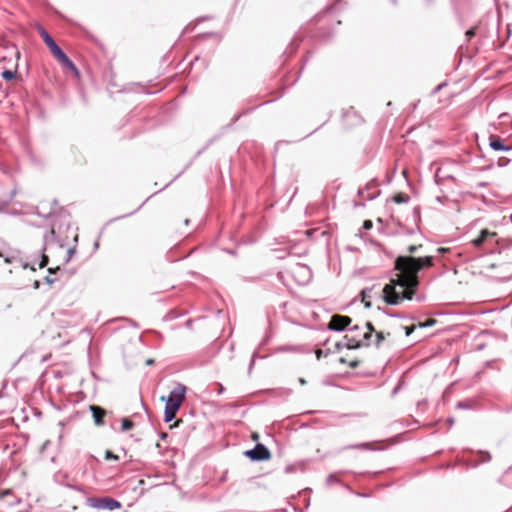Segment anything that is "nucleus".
Returning <instances> with one entry per match:
<instances>
[{
  "label": "nucleus",
  "instance_id": "1",
  "mask_svg": "<svg viewBox=\"0 0 512 512\" xmlns=\"http://www.w3.org/2000/svg\"><path fill=\"white\" fill-rule=\"evenodd\" d=\"M431 265L432 258L430 256L397 257L394 266L397 273L382 290L384 301L389 305H398L403 300H412L419 286V271Z\"/></svg>",
  "mask_w": 512,
  "mask_h": 512
},
{
  "label": "nucleus",
  "instance_id": "20",
  "mask_svg": "<svg viewBox=\"0 0 512 512\" xmlns=\"http://www.w3.org/2000/svg\"><path fill=\"white\" fill-rule=\"evenodd\" d=\"M348 448H356V449H374L373 444L371 443H363L358 445H351Z\"/></svg>",
  "mask_w": 512,
  "mask_h": 512
},
{
  "label": "nucleus",
  "instance_id": "23",
  "mask_svg": "<svg viewBox=\"0 0 512 512\" xmlns=\"http://www.w3.org/2000/svg\"><path fill=\"white\" fill-rule=\"evenodd\" d=\"M480 457H481L480 462H482V463L488 462L491 459V455L488 452H480Z\"/></svg>",
  "mask_w": 512,
  "mask_h": 512
},
{
  "label": "nucleus",
  "instance_id": "12",
  "mask_svg": "<svg viewBox=\"0 0 512 512\" xmlns=\"http://www.w3.org/2000/svg\"><path fill=\"white\" fill-rule=\"evenodd\" d=\"M15 500V496L9 490L0 493V501H2L3 504L11 505Z\"/></svg>",
  "mask_w": 512,
  "mask_h": 512
},
{
  "label": "nucleus",
  "instance_id": "19",
  "mask_svg": "<svg viewBox=\"0 0 512 512\" xmlns=\"http://www.w3.org/2000/svg\"><path fill=\"white\" fill-rule=\"evenodd\" d=\"M133 426H134V423L130 419L124 418L122 420V430L123 431L130 430Z\"/></svg>",
  "mask_w": 512,
  "mask_h": 512
},
{
  "label": "nucleus",
  "instance_id": "14",
  "mask_svg": "<svg viewBox=\"0 0 512 512\" xmlns=\"http://www.w3.org/2000/svg\"><path fill=\"white\" fill-rule=\"evenodd\" d=\"M38 32H39V35L41 36V38L43 39L44 43L47 45V47H49L55 43L53 38L49 35V33L43 27H39Z\"/></svg>",
  "mask_w": 512,
  "mask_h": 512
},
{
  "label": "nucleus",
  "instance_id": "15",
  "mask_svg": "<svg viewBox=\"0 0 512 512\" xmlns=\"http://www.w3.org/2000/svg\"><path fill=\"white\" fill-rule=\"evenodd\" d=\"M490 147L496 151L508 149V147H506L500 139L491 140Z\"/></svg>",
  "mask_w": 512,
  "mask_h": 512
},
{
  "label": "nucleus",
  "instance_id": "2",
  "mask_svg": "<svg viewBox=\"0 0 512 512\" xmlns=\"http://www.w3.org/2000/svg\"><path fill=\"white\" fill-rule=\"evenodd\" d=\"M375 332L373 325L366 322L363 326L355 325L345 335L348 348L368 347L371 344L372 334Z\"/></svg>",
  "mask_w": 512,
  "mask_h": 512
},
{
  "label": "nucleus",
  "instance_id": "21",
  "mask_svg": "<svg viewBox=\"0 0 512 512\" xmlns=\"http://www.w3.org/2000/svg\"><path fill=\"white\" fill-rule=\"evenodd\" d=\"M375 333V336H376V341H375V344L376 346H379L382 341L385 339V335L383 332H374Z\"/></svg>",
  "mask_w": 512,
  "mask_h": 512
},
{
  "label": "nucleus",
  "instance_id": "27",
  "mask_svg": "<svg viewBox=\"0 0 512 512\" xmlns=\"http://www.w3.org/2000/svg\"><path fill=\"white\" fill-rule=\"evenodd\" d=\"M363 227L365 229H370L372 227V222L370 220L364 221Z\"/></svg>",
  "mask_w": 512,
  "mask_h": 512
},
{
  "label": "nucleus",
  "instance_id": "8",
  "mask_svg": "<svg viewBox=\"0 0 512 512\" xmlns=\"http://www.w3.org/2000/svg\"><path fill=\"white\" fill-rule=\"evenodd\" d=\"M90 411L92 412L93 419L96 425H103L104 417L106 416V411L97 405H91Z\"/></svg>",
  "mask_w": 512,
  "mask_h": 512
},
{
  "label": "nucleus",
  "instance_id": "13",
  "mask_svg": "<svg viewBox=\"0 0 512 512\" xmlns=\"http://www.w3.org/2000/svg\"><path fill=\"white\" fill-rule=\"evenodd\" d=\"M51 54L55 57L57 61H59L61 58H63L66 54L62 51V49L56 44H52L48 47Z\"/></svg>",
  "mask_w": 512,
  "mask_h": 512
},
{
  "label": "nucleus",
  "instance_id": "31",
  "mask_svg": "<svg viewBox=\"0 0 512 512\" xmlns=\"http://www.w3.org/2000/svg\"><path fill=\"white\" fill-rule=\"evenodd\" d=\"M323 351L321 349L316 350V357L317 359H320L322 356Z\"/></svg>",
  "mask_w": 512,
  "mask_h": 512
},
{
  "label": "nucleus",
  "instance_id": "10",
  "mask_svg": "<svg viewBox=\"0 0 512 512\" xmlns=\"http://www.w3.org/2000/svg\"><path fill=\"white\" fill-rule=\"evenodd\" d=\"M65 69L72 71L74 74H78V70L74 63L65 55L58 61Z\"/></svg>",
  "mask_w": 512,
  "mask_h": 512
},
{
  "label": "nucleus",
  "instance_id": "9",
  "mask_svg": "<svg viewBox=\"0 0 512 512\" xmlns=\"http://www.w3.org/2000/svg\"><path fill=\"white\" fill-rule=\"evenodd\" d=\"M435 322H436V321H435L434 319H429L428 321H426V322H420V323H418L417 325L413 324V325H411V326H407V327H405V333H406V335H407V336H409V335H411V334H412V332H414V330H415L417 327L422 328V327L432 326V325H434V324H435Z\"/></svg>",
  "mask_w": 512,
  "mask_h": 512
},
{
  "label": "nucleus",
  "instance_id": "29",
  "mask_svg": "<svg viewBox=\"0 0 512 512\" xmlns=\"http://www.w3.org/2000/svg\"><path fill=\"white\" fill-rule=\"evenodd\" d=\"M251 438L253 441H258L259 440V434L257 432H253L252 435H251Z\"/></svg>",
  "mask_w": 512,
  "mask_h": 512
},
{
  "label": "nucleus",
  "instance_id": "17",
  "mask_svg": "<svg viewBox=\"0 0 512 512\" xmlns=\"http://www.w3.org/2000/svg\"><path fill=\"white\" fill-rule=\"evenodd\" d=\"M446 179L445 171L441 168H438L435 173V181L438 185L442 184Z\"/></svg>",
  "mask_w": 512,
  "mask_h": 512
},
{
  "label": "nucleus",
  "instance_id": "22",
  "mask_svg": "<svg viewBox=\"0 0 512 512\" xmlns=\"http://www.w3.org/2000/svg\"><path fill=\"white\" fill-rule=\"evenodd\" d=\"M340 362L347 363L349 365V367H351V368H356L359 365V361L358 360H352V361L348 362L344 358H341Z\"/></svg>",
  "mask_w": 512,
  "mask_h": 512
},
{
  "label": "nucleus",
  "instance_id": "25",
  "mask_svg": "<svg viewBox=\"0 0 512 512\" xmlns=\"http://www.w3.org/2000/svg\"><path fill=\"white\" fill-rule=\"evenodd\" d=\"M421 247H422V245H410V246L408 247V252H409L410 254H414V253H416V251H417L419 248H421Z\"/></svg>",
  "mask_w": 512,
  "mask_h": 512
},
{
  "label": "nucleus",
  "instance_id": "11",
  "mask_svg": "<svg viewBox=\"0 0 512 512\" xmlns=\"http://www.w3.org/2000/svg\"><path fill=\"white\" fill-rule=\"evenodd\" d=\"M101 507L114 510L120 507V503L112 498H104L101 500Z\"/></svg>",
  "mask_w": 512,
  "mask_h": 512
},
{
  "label": "nucleus",
  "instance_id": "24",
  "mask_svg": "<svg viewBox=\"0 0 512 512\" xmlns=\"http://www.w3.org/2000/svg\"><path fill=\"white\" fill-rule=\"evenodd\" d=\"M105 459L106 460H118V456L113 454L110 450H107L105 453Z\"/></svg>",
  "mask_w": 512,
  "mask_h": 512
},
{
  "label": "nucleus",
  "instance_id": "32",
  "mask_svg": "<svg viewBox=\"0 0 512 512\" xmlns=\"http://www.w3.org/2000/svg\"><path fill=\"white\" fill-rule=\"evenodd\" d=\"M146 364L147 365H153L154 364V360L153 359H148V360H146Z\"/></svg>",
  "mask_w": 512,
  "mask_h": 512
},
{
  "label": "nucleus",
  "instance_id": "5",
  "mask_svg": "<svg viewBox=\"0 0 512 512\" xmlns=\"http://www.w3.org/2000/svg\"><path fill=\"white\" fill-rule=\"evenodd\" d=\"M350 323H351L350 317L336 314V315L332 316V318L328 324V327L331 330L342 331L347 326H349Z\"/></svg>",
  "mask_w": 512,
  "mask_h": 512
},
{
  "label": "nucleus",
  "instance_id": "4",
  "mask_svg": "<svg viewBox=\"0 0 512 512\" xmlns=\"http://www.w3.org/2000/svg\"><path fill=\"white\" fill-rule=\"evenodd\" d=\"M245 455L254 461L269 460L271 458L270 451L262 444H257L254 449L245 452Z\"/></svg>",
  "mask_w": 512,
  "mask_h": 512
},
{
  "label": "nucleus",
  "instance_id": "16",
  "mask_svg": "<svg viewBox=\"0 0 512 512\" xmlns=\"http://www.w3.org/2000/svg\"><path fill=\"white\" fill-rule=\"evenodd\" d=\"M370 292L371 290H363L361 295H362V302L364 303L365 307L369 308L371 307V295H370Z\"/></svg>",
  "mask_w": 512,
  "mask_h": 512
},
{
  "label": "nucleus",
  "instance_id": "35",
  "mask_svg": "<svg viewBox=\"0 0 512 512\" xmlns=\"http://www.w3.org/2000/svg\"><path fill=\"white\" fill-rule=\"evenodd\" d=\"M449 423H450V427H451V426H452V424H453V420H452L451 418H450V420H449Z\"/></svg>",
  "mask_w": 512,
  "mask_h": 512
},
{
  "label": "nucleus",
  "instance_id": "3",
  "mask_svg": "<svg viewBox=\"0 0 512 512\" xmlns=\"http://www.w3.org/2000/svg\"><path fill=\"white\" fill-rule=\"evenodd\" d=\"M186 395V387L182 384H178L170 393L168 398L165 396L161 397L162 401H166L165 411H164V420L165 422L172 421L177 411L180 409L182 403L185 400Z\"/></svg>",
  "mask_w": 512,
  "mask_h": 512
},
{
  "label": "nucleus",
  "instance_id": "34",
  "mask_svg": "<svg viewBox=\"0 0 512 512\" xmlns=\"http://www.w3.org/2000/svg\"><path fill=\"white\" fill-rule=\"evenodd\" d=\"M6 263H10V259L9 258H5L4 260Z\"/></svg>",
  "mask_w": 512,
  "mask_h": 512
},
{
  "label": "nucleus",
  "instance_id": "36",
  "mask_svg": "<svg viewBox=\"0 0 512 512\" xmlns=\"http://www.w3.org/2000/svg\"><path fill=\"white\" fill-rule=\"evenodd\" d=\"M7 59V56H3L2 60L5 61Z\"/></svg>",
  "mask_w": 512,
  "mask_h": 512
},
{
  "label": "nucleus",
  "instance_id": "33",
  "mask_svg": "<svg viewBox=\"0 0 512 512\" xmlns=\"http://www.w3.org/2000/svg\"><path fill=\"white\" fill-rule=\"evenodd\" d=\"M439 251L445 252V251H447V248H440Z\"/></svg>",
  "mask_w": 512,
  "mask_h": 512
},
{
  "label": "nucleus",
  "instance_id": "28",
  "mask_svg": "<svg viewBox=\"0 0 512 512\" xmlns=\"http://www.w3.org/2000/svg\"><path fill=\"white\" fill-rule=\"evenodd\" d=\"M457 407L458 408H468L470 407L468 403H465V402H458L457 404Z\"/></svg>",
  "mask_w": 512,
  "mask_h": 512
},
{
  "label": "nucleus",
  "instance_id": "30",
  "mask_svg": "<svg viewBox=\"0 0 512 512\" xmlns=\"http://www.w3.org/2000/svg\"><path fill=\"white\" fill-rule=\"evenodd\" d=\"M47 262H48V258L46 256H44L43 260H42V262L40 264V267H44L47 264Z\"/></svg>",
  "mask_w": 512,
  "mask_h": 512
},
{
  "label": "nucleus",
  "instance_id": "26",
  "mask_svg": "<svg viewBox=\"0 0 512 512\" xmlns=\"http://www.w3.org/2000/svg\"><path fill=\"white\" fill-rule=\"evenodd\" d=\"M475 35V29L472 28V29H469L466 31V37L469 39H471L473 36Z\"/></svg>",
  "mask_w": 512,
  "mask_h": 512
},
{
  "label": "nucleus",
  "instance_id": "18",
  "mask_svg": "<svg viewBox=\"0 0 512 512\" xmlns=\"http://www.w3.org/2000/svg\"><path fill=\"white\" fill-rule=\"evenodd\" d=\"M409 197L404 193H397L393 196V201L397 204L406 203Z\"/></svg>",
  "mask_w": 512,
  "mask_h": 512
},
{
  "label": "nucleus",
  "instance_id": "6",
  "mask_svg": "<svg viewBox=\"0 0 512 512\" xmlns=\"http://www.w3.org/2000/svg\"><path fill=\"white\" fill-rule=\"evenodd\" d=\"M496 236H497V234L495 232H491L487 229H484L481 231L480 235L476 239L473 240V243L475 246L480 247L489 240L496 241L495 240Z\"/></svg>",
  "mask_w": 512,
  "mask_h": 512
},
{
  "label": "nucleus",
  "instance_id": "7",
  "mask_svg": "<svg viewBox=\"0 0 512 512\" xmlns=\"http://www.w3.org/2000/svg\"><path fill=\"white\" fill-rule=\"evenodd\" d=\"M12 50H13V55H14V58H15V69L14 70H5V71L2 72V77L6 81L13 80L16 77V74H17V67H18L17 61H18V59L20 57V52L16 49L15 46H12Z\"/></svg>",
  "mask_w": 512,
  "mask_h": 512
}]
</instances>
